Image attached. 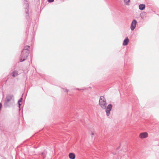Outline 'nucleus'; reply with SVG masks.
<instances>
[{
  "label": "nucleus",
  "mask_w": 159,
  "mask_h": 159,
  "mask_svg": "<svg viewBox=\"0 0 159 159\" xmlns=\"http://www.w3.org/2000/svg\"><path fill=\"white\" fill-rule=\"evenodd\" d=\"M129 40L128 38H126L124 41L123 43V45L124 46L126 45L128 43Z\"/></svg>",
  "instance_id": "6"
},
{
  "label": "nucleus",
  "mask_w": 159,
  "mask_h": 159,
  "mask_svg": "<svg viewBox=\"0 0 159 159\" xmlns=\"http://www.w3.org/2000/svg\"><path fill=\"white\" fill-rule=\"evenodd\" d=\"M22 98H21L18 101V103L19 105V107H20V102H21L22 101Z\"/></svg>",
  "instance_id": "12"
},
{
  "label": "nucleus",
  "mask_w": 159,
  "mask_h": 159,
  "mask_svg": "<svg viewBox=\"0 0 159 159\" xmlns=\"http://www.w3.org/2000/svg\"><path fill=\"white\" fill-rule=\"evenodd\" d=\"M95 133L94 132H92L91 133V135L92 137H93V136L94 135Z\"/></svg>",
  "instance_id": "14"
},
{
  "label": "nucleus",
  "mask_w": 159,
  "mask_h": 159,
  "mask_svg": "<svg viewBox=\"0 0 159 159\" xmlns=\"http://www.w3.org/2000/svg\"><path fill=\"white\" fill-rule=\"evenodd\" d=\"M30 49V47L28 46H26L24 47L20 56V62H22L27 59L29 53Z\"/></svg>",
  "instance_id": "2"
},
{
  "label": "nucleus",
  "mask_w": 159,
  "mask_h": 159,
  "mask_svg": "<svg viewBox=\"0 0 159 159\" xmlns=\"http://www.w3.org/2000/svg\"><path fill=\"white\" fill-rule=\"evenodd\" d=\"M148 136V134L147 132H143L140 133L139 135V137L141 139L147 138Z\"/></svg>",
  "instance_id": "4"
},
{
  "label": "nucleus",
  "mask_w": 159,
  "mask_h": 159,
  "mask_svg": "<svg viewBox=\"0 0 159 159\" xmlns=\"http://www.w3.org/2000/svg\"><path fill=\"white\" fill-rule=\"evenodd\" d=\"M146 15V14L145 13H142L141 14V17L143 18L144 17H143V16H144L145 15Z\"/></svg>",
  "instance_id": "13"
},
{
  "label": "nucleus",
  "mask_w": 159,
  "mask_h": 159,
  "mask_svg": "<svg viewBox=\"0 0 159 159\" xmlns=\"http://www.w3.org/2000/svg\"><path fill=\"white\" fill-rule=\"evenodd\" d=\"M54 0H48V2H52L54 1Z\"/></svg>",
  "instance_id": "15"
},
{
  "label": "nucleus",
  "mask_w": 159,
  "mask_h": 159,
  "mask_svg": "<svg viewBox=\"0 0 159 159\" xmlns=\"http://www.w3.org/2000/svg\"><path fill=\"white\" fill-rule=\"evenodd\" d=\"M127 151V147L125 146L122 147L121 149V152H126Z\"/></svg>",
  "instance_id": "10"
},
{
  "label": "nucleus",
  "mask_w": 159,
  "mask_h": 159,
  "mask_svg": "<svg viewBox=\"0 0 159 159\" xmlns=\"http://www.w3.org/2000/svg\"><path fill=\"white\" fill-rule=\"evenodd\" d=\"M137 22L135 20L133 21L130 27L131 29L132 30H133L135 28Z\"/></svg>",
  "instance_id": "5"
},
{
  "label": "nucleus",
  "mask_w": 159,
  "mask_h": 159,
  "mask_svg": "<svg viewBox=\"0 0 159 159\" xmlns=\"http://www.w3.org/2000/svg\"><path fill=\"white\" fill-rule=\"evenodd\" d=\"M76 89L79 90H82L81 89Z\"/></svg>",
  "instance_id": "17"
},
{
  "label": "nucleus",
  "mask_w": 159,
  "mask_h": 159,
  "mask_svg": "<svg viewBox=\"0 0 159 159\" xmlns=\"http://www.w3.org/2000/svg\"><path fill=\"white\" fill-rule=\"evenodd\" d=\"M69 156L70 159H74L75 158V155L73 153H70L69 154Z\"/></svg>",
  "instance_id": "7"
},
{
  "label": "nucleus",
  "mask_w": 159,
  "mask_h": 159,
  "mask_svg": "<svg viewBox=\"0 0 159 159\" xmlns=\"http://www.w3.org/2000/svg\"><path fill=\"white\" fill-rule=\"evenodd\" d=\"M11 75L13 77H15L18 75V71H15L11 73Z\"/></svg>",
  "instance_id": "9"
},
{
  "label": "nucleus",
  "mask_w": 159,
  "mask_h": 159,
  "mask_svg": "<svg viewBox=\"0 0 159 159\" xmlns=\"http://www.w3.org/2000/svg\"><path fill=\"white\" fill-rule=\"evenodd\" d=\"M13 102V96L12 95L8 94L7 96L5 99L4 105L6 107Z\"/></svg>",
  "instance_id": "3"
},
{
  "label": "nucleus",
  "mask_w": 159,
  "mask_h": 159,
  "mask_svg": "<svg viewBox=\"0 0 159 159\" xmlns=\"http://www.w3.org/2000/svg\"><path fill=\"white\" fill-rule=\"evenodd\" d=\"M145 6L144 4H141L139 5V8L140 10H143L145 8Z\"/></svg>",
  "instance_id": "8"
},
{
  "label": "nucleus",
  "mask_w": 159,
  "mask_h": 159,
  "mask_svg": "<svg viewBox=\"0 0 159 159\" xmlns=\"http://www.w3.org/2000/svg\"><path fill=\"white\" fill-rule=\"evenodd\" d=\"M125 3V4L127 5H129V2H130V0H124Z\"/></svg>",
  "instance_id": "11"
},
{
  "label": "nucleus",
  "mask_w": 159,
  "mask_h": 159,
  "mask_svg": "<svg viewBox=\"0 0 159 159\" xmlns=\"http://www.w3.org/2000/svg\"><path fill=\"white\" fill-rule=\"evenodd\" d=\"M43 153H42V155H43Z\"/></svg>",
  "instance_id": "18"
},
{
  "label": "nucleus",
  "mask_w": 159,
  "mask_h": 159,
  "mask_svg": "<svg viewBox=\"0 0 159 159\" xmlns=\"http://www.w3.org/2000/svg\"><path fill=\"white\" fill-rule=\"evenodd\" d=\"M64 92H68V90L67 89H65L64 90Z\"/></svg>",
  "instance_id": "16"
},
{
  "label": "nucleus",
  "mask_w": 159,
  "mask_h": 159,
  "mask_svg": "<svg viewBox=\"0 0 159 159\" xmlns=\"http://www.w3.org/2000/svg\"><path fill=\"white\" fill-rule=\"evenodd\" d=\"M99 105L103 109H106V115L107 116L110 114V111L112 108V105L111 104H109L106 107L107 103L106 99L103 96H101L99 101Z\"/></svg>",
  "instance_id": "1"
}]
</instances>
